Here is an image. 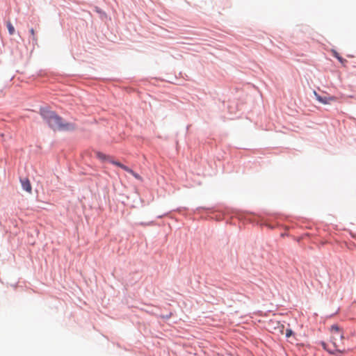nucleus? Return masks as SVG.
<instances>
[{"mask_svg":"<svg viewBox=\"0 0 356 356\" xmlns=\"http://www.w3.org/2000/svg\"><path fill=\"white\" fill-rule=\"evenodd\" d=\"M110 162L111 163H113V165H117V166L121 168L122 169H123L124 170H125L127 172V171H131V168H129V167L123 165L122 163H120L118 161H115L111 159V160H110Z\"/></svg>","mask_w":356,"mask_h":356,"instance_id":"0eeeda50","label":"nucleus"},{"mask_svg":"<svg viewBox=\"0 0 356 356\" xmlns=\"http://www.w3.org/2000/svg\"><path fill=\"white\" fill-rule=\"evenodd\" d=\"M40 114L49 127L55 131L69 130L74 128L72 124L64 123L63 119L51 111L43 108L41 109Z\"/></svg>","mask_w":356,"mask_h":356,"instance_id":"f257e3e1","label":"nucleus"},{"mask_svg":"<svg viewBox=\"0 0 356 356\" xmlns=\"http://www.w3.org/2000/svg\"><path fill=\"white\" fill-rule=\"evenodd\" d=\"M30 33H31V36H32V38H33V40H36L37 39H36V37H35V31H34V29H31V30H30Z\"/></svg>","mask_w":356,"mask_h":356,"instance_id":"9b49d317","label":"nucleus"},{"mask_svg":"<svg viewBox=\"0 0 356 356\" xmlns=\"http://www.w3.org/2000/svg\"><path fill=\"white\" fill-rule=\"evenodd\" d=\"M95 154H96V156L102 161H108L110 162V160H111V159L109 156L106 155L105 154H104L102 152H97Z\"/></svg>","mask_w":356,"mask_h":356,"instance_id":"423d86ee","label":"nucleus"},{"mask_svg":"<svg viewBox=\"0 0 356 356\" xmlns=\"http://www.w3.org/2000/svg\"><path fill=\"white\" fill-rule=\"evenodd\" d=\"M293 334V332L290 329H287L286 331V337H291V335Z\"/></svg>","mask_w":356,"mask_h":356,"instance_id":"f8f14e48","label":"nucleus"},{"mask_svg":"<svg viewBox=\"0 0 356 356\" xmlns=\"http://www.w3.org/2000/svg\"><path fill=\"white\" fill-rule=\"evenodd\" d=\"M170 316H171V314L168 315V316H167V318H170Z\"/></svg>","mask_w":356,"mask_h":356,"instance_id":"ddd939ff","label":"nucleus"},{"mask_svg":"<svg viewBox=\"0 0 356 356\" xmlns=\"http://www.w3.org/2000/svg\"><path fill=\"white\" fill-rule=\"evenodd\" d=\"M22 186L24 190L31 193L32 191V187L31 183L28 179H21Z\"/></svg>","mask_w":356,"mask_h":356,"instance_id":"39448f33","label":"nucleus"},{"mask_svg":"<svg viewBox=\"0 0 356 356\" xmlns=\"http://www.w3.org/2000/svg\"><path fill=\"white\" fill-rule=\"evenodd\" d=\"M333 55L335 58L338 59V60L343 65H344L347 60L344 58H343L341 56H339V54L336 51H333Z\"/></svg>","mask_w":356,"mask_h":356,"instance_id":"6e6552de","label":"nucleus"},{"mask_svg":"<svg viewBox=\"0 0 356 356\" xmlns=\"http://www.w3.org/2000/svg\"><path fill=\"white\" fill-rule=\"evenodd\" d=\"M127 172H129L130 174H131L136 179H137L138 180H142V177L138 174L134 172L131 169V171H127Z\"/></svg>","mask_w":356,"mask_h":356,"instance_id":"9d476101","label":"nucleus"},{"mask_svg":"<svg viewBox=\"0 0 356 356\" xmlns=\"http://www.w3.org/2000/svg\"><path fill=\"white\" fill-rule=\"evenodd\" d=\"M314 95L316 98V99L321 104H329L332 102H334L337 100V98L334 96H324L322 97L319 95L316 92H314Z\"/></svg>","mask_w":356,"mask_h":356,"instance_id":"7ed1b4c3","label":"nucleus"},{"mask_svg":"<svg viewBox=\"0 0 356 356\" xmlns=\"http://www.w3.org/2000/svg\"><path fill=\"white\" fill-rule=\"evenodd\" d=\"M330 331L331 333V341L332 343L335 348L334 350H329L327 348V345L325 343L323 342L322 346L324 349L327 350L330 353L336 355L337 356H341V353H345V350H339L337 348L339 347V342H342L343 339V332L341 329L337 325H332Z\"/></svg>","mask_w":356,"mask_h":356,"instance_id":"f03ea898","label":"nucleus"},{"mask_svg":"<svg viewBox=\"0 0 356 356\" xmlns=\"http://www.w3.org/2000/svg\"><path fill=\"white\" fill-rule=\"evenodd\" d=\"M6 26H7V29L8 30L9 34L10 35H13L15 33V28L13 26V24L10 22H8L6 23Z\"/></svg>","mask_w":356,"mask_h":356,"instance_id":"1a4fd4ad","label":"nucleus"},{"mask_svg":"<svg viewBox=\"0 0 356 356\" xmlns=\"http://www.w3.org/2000/svg\"><path fill=\"white\" fill-rule=\"evenodd\" d=\"M269 328L275 330H277L280 333H283L284 326L282 324H280L279 321L271 320L269 323Z\"/></svg>","mask_w":356,"mask_h":356,"instance_id":"20e7f679","label":"nucleus"}]
</instances>
